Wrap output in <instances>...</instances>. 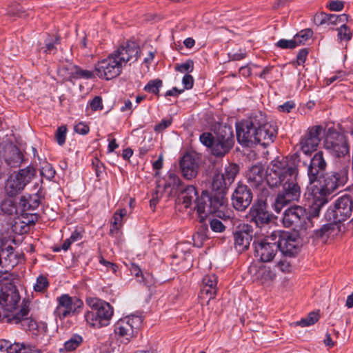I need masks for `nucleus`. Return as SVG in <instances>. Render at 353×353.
I'll list each match as a JSON object with an SVG mask.
<instances>
[{"instance_id": "11", "label": "nucleus", "mask_w": 353, "mask_h": 353, "mask_svg": "<svg viewBox=\"0 0 353 353\" xmlns=\"http://www.w3.org/2000/svg\"><path fill=\"white\" fill-rule=\"evenodd\" d=\"M278 232H272L270 235L260 240H254L253 245L254 248V256L261 262H270L275 257L278 252L276 237Z\"/></svg>"}, {"instance_id": "25", "label": "nucleus", "mask_w": 353, "mask_h": 353, "mask_svg": "<svg viewBox=\"0 0 353 353\" xmlns=\"http://www.w3.org/2000/svg\"><path fill=\"white\" fill-rule=\"evenodd\" d=\"M254 235L252 226L243 224L239 230L234 233V248L238 252H243L248 250Z\"/></svg>"}, {"instance_id": "38", "label": "nucleus", "mask_w": 353, "mask_h": 353, "mask_svg": "<svg viewBox=\"0 0 353 353\" xmlns=\"http://www.w3.org/2000/svg\"><path fill=\"white\" fill-rule=\"evenodd\" d=\"M170 186V183H165L163 188V189L161 190L160 185L157 184L156 187L155 191L152 194V197L150 201V205L152 208H155L157 204L158 203L159 199L161 198L163 192Z\"/></svg>"}, {"instance_id": "14", "label": "nucleus", "mask_w": 353, "mask_h": 353, "mask_svg": "<svg viewBox=\"0 0 353 353\" xmlns=\"http://www.w3.org/2000/svg\"><path fill=\"white\" fill-rule=\"evenodd\" d=\"M234 143V135L232 129L225 126L216 134L211 152L216 157H222L231 150Z\"/></svg>"}, {"instance_id": "2", "label": "nucleus", "mask_w": 353, "mask_h": 353, "mask_svg": "<svg viewBox=\"0 0 353 353\" xmlns=\"http://www.w3.org/2000/svg\"><path fill=\"white\" fill-rule=\"evenodd\" d=\"M238 142L250 147L259 143L266 146L272 143L277 134L276 126L267 121L261 112L253 113L236 126Z\"/></svg>"}, {"instance_id": "3", "label": "nucleus", "mask_w": 353, "mask_h": 353, "mask_svg": "<svg viewBox=\"0 0 353 353\" xmlns=\"http://www.w3.org/2000/svg\"><path fill=\"white\" fill-rule=\"evenodd\" d=\"M349 167L347 163L334 171L323 174V181L318 192L314 194L311 214L318 216L321 208L328 202V196L338 188L343 186L347 179Z\"/></svg>"}, {"instance_id": "56", "label": "nucleus", "mask_w": 353, "mask_h": 353, "mask_svg": "<svg viewBox=\"0 0 353 353\" xmlns=\"http://www.w3.org/2000/svg\"><path fill=\"white\" fill-rule=\"evenodd\" d=\"M327 19V14L321 12L314 15V21L316 25L321 26L323 24L328 23Z\"/></svg>"}, {"instance_id": "63", "label": "nucleus", "mask_w": 353, "mask_h": 353, "mask_svg": "<svg viewBox=\"0 0 353 353\" xmlns=\"http://www.w3.org/2000/svg\"><path fill=\"white\" fill-rule=\"evenodd\" d=\"M182 83L185 89H190L193 86L194 79L190 74H186L182 79Z\"/></svg>"}, {"instance_id": "37", "label": "nucleus", "mask_w": 353, "mask_h": 353, "mask_svg": "<svg viewBox=\"0 0 353 353\" xmlns=\"http://www.w3.org/2000/svg\"><path fill=\"white\" fill-rule=\"evenodd\" d=\"M256 277L257 279H261L265 281H270L274 279L275 274L270 268L261 265L256 270Z\"/></svg>"}, {"instance_id": "40", "label": "nucleus", "mask_w": 353, "mask_h": 353, "mask_svg": "<svg viewBox=\"0 0 353 353\" xmlns=\"http://www.w3.org/2000/svg\"><path fill=\"white\" fill-rule=\"evenodd\" d=\"M162 81L160 79L151 80L144 87V90L154 94H159V88L162 86Z\"/></svg>"}, {"instance_id": "61", "label": "nucleus", "mask_w": 353, "mask_h": 353, "mask_svg": "<svg viewBox=\"0 0 353 353\" xmlns=\"http://www.w3.org/2000/svg\"><path fill=\"white\" fill-rule=\"evenodd\" d=\"M308 54V50L307 48L301 49L297 54L296 63L298 65L303 64L306 59Z\"/></svg>"}, {"instance_id": "58", "label": "nucleus", "mask_w": 353, "mask_h": 353, "mask_svg": "<svg viewBox=\"0 0 353 353\" xmlns=\"http://www.w3.org/2000/svg\"><path fill=\"white\" fill-rule=\"evenodd\" d=\"M30 225L32 224L31 223H28V220L22 221L21 222L19 223L15 222V224L14 225V230H17L18 227H20L19 232L21 234L26 233L29 230Z\"/></svg>"}, {"instance_id": "41", "label": "nucleus", "mask_w": 353, "mask_h": 353, "mask_svg": "<svg viewBox=\"0 0 353 353\" xmlns=\"http://www.w3.org/2000/svg\"><path fill=\"white\" fill-rule=\"evenodd\" d=\"M126 212L125 209H121L114 212L112 223L114 229L118 230L122 225L123 218L126 215Z\"/></svg>"}, {"instance_id": "43", "label": "nucleus", "mask_w": 353, "mask_h": 353, "mask_svg": "<svg viewBox=\"0 0 353 353\" xmlns=\"http://www.w3.org/2000/svg\"><path fill=\"white\" fill-rule=\"evenodd\" d=\"M1 209L8 214H12L14 212L19 211L18 208L15 207L14 202L10 199L4 200L1 204Z\"/></svg>"}, {"instance_id": "45", "label": "nucleus", "mask_w": 353, "mask_h": 353, "mask_svg": "<svg viewBox=\"0 0 353 353\" xmlns=\"http://www.w3.org/2000/svg\"><path fill=\"white\" fill-rule=\"evenodd\" d=\"M338 30V37L341 40L349 41L352 38V32L345 24H342Z\"/></svg>"}, {"instance_id": "39", "label": "nucleus", "mask_w": 353, "mask_h": 353, "mask_svg": "<svg viewBox=\"0 0 353 353\" xmlns=\"http://www.w3.org/2000/svg\"><path fill=\"white\" fill-rule=\"evenodd\" d=\"M276 46L281 49H294L300 46V42L296 41L294 37L292 39H280Z\"/></svg>"}, {"instance_id": "60", "label": "nucleus", "mask_w": 353, "mask_h": 353, "mask_svg": "<svg viewBox=\"0 0 353 353\" xmlns=\"http://www.w3.org/2000/svg\"><path fill=\"white\" fill-rule=\"evenodd\" d=\"M246 56V53L242 52V50H239L238 52H230L228 53V57L230 60L232 61H239Z\"/></svg>"}, {"instance_id": "26", "label": "nucleus", "mask_w": 353, "mask_h": 353, "mask_svg": "<svg viewBox=\"0 0 353 353\" xmlns=\"http://www.w3.org/2000/svg\"><path fill=\"white\" fill-rule=\"evenodd\" d=\"M330 223L324 224L320 229L314 231L315 237L323 241L328 238H334L341 231L343 226L341 221H329Z\"/></svg>"}, {"instance_id": "55", "label": "nucleus", "mask_w": 353, "mask_h": 353, "mask_svg": "<svg viewBox=\"0 0 353 353\" xmlns=\"http://www.w3.org/2000/svg\"><path fill=\"white\" fill-rule=\"evenodd\" d=\"M276 265L279 270L284 273L290 272L292 269L290 262L286 259L280 260Z\"/></svg>"}, {"instance_id": "5", "label": "nucleus", "mask_w": 353, "mask_h": 353, "mask_svg": "<svg viewBox=\"0 0 353 353\" xmlns=\"http://www.w3.org/2000/svg\"><path fill=\"white\" fill-rule=\"evenodd\" d=\"M285 228H291L298 232H307L314 227V223L305 208L293 205L286 209L282 217Z\"/></svg>"}, {"instance_id": "44", "label": "nucleus", "mask_w": 353, "mask_h": 353, "mask_svg": "<svg viewBox=\"0 0 353 353\" xmlns=\"http://www.w3.org/2000/svg\"><path fill=\"white\" fill-rule=\"evenodd\" d=\"M313 32L311 29H305L294 35L296 41L300 42V46L304 44L312 36Z\"/></svg>"}, {"instance_id": "27", "label": "nucleus", "mask_w": 353, "mask_h": 353, "mask_svg": "<svg viewBox=\"0 0 353 353\" xmlns=\"http://www.w3.org/2000/svg\"><path fill=\"white\" fill-rule=\"evenodd\" d=\"M3 157L6 163L11 168L19 167L23 160V155L20 150L12 143L5 146Z\"/></svg>"}, {"instance_id": "33", "label": "nucleus", "mask_w": 353, "mask_h": 353, "mask_svg": "<svg viewBox=\"0 0 353 353\" xmlns=\"http://www.w3.org/2000/svg\"><path fill=\"white\" fill-rule=\"evenodd\" d=\"M71 75L74 78L85 79H92L94 77L93 72L88 70H83L77 65L72 66Z\"/></svg>"}, {"instance_id": "52", "label": "nucleus", "mask_w": 353, "mask_h": 353, "mask_svg": "<svg viewBox=\"0 0 353 353\" xmlns=\"http://www.w3.org/2000/svg\"><path fill=\"white\" fill-rule=\"evenodd\" d=\"M210 226L211 230L215 232H222L225 229L223 223L218 219H212L210 221Z\"/></svg>"}, {"instance_id": "9", "label": "nucleus", "mask_w": 353, "mask_h": 353, "mask_svg": "<svg viewBox=\"0 0 353 353\" xmlns=\"http://www.w3.org/2000/svg\"><path fill=\"white\" fill-rule=\"evenodd\" d=\"M37 175V169L29 165L25 168L19 169L12 173L8 179L5 190L9 196H14L21 193L25 187L31 182Z\"/></svg>"}, {"instance_id": "31", "label": "nucleus", "mask_w": 353, "mask_h": 353, "mask_svg": "<svg viewBox=\"0 0 353 353\" xmlns=\"http://www.w3.org/2000/svg\"><path fill=\"white\" fill-rule=\"evenodd\" d=\"M228 184V183L225 181L222 173L214 174L212 178L211 193L214 196L221 194L225 197Z\"/></svg>"}, {"instance_id": "6", "label": "nucleus", "mask_w": 353, "mask_h": 353, "mask_svg": "<svg viewBox=\"0 0 353 353\" xmlns=\"http://www.w3.org/2000/svg\"><path fill=\"white\" fill-rule=\"evenodd\" d=\"M87 303L92 308L85 314V319L88 324L94 327L106 326L113 315V308L110 303L97 298H90Z\"/></svg>"}, {"instance_id": "48", "label": "nucleus", "mask_w": 353, "mask_h": 353, "mask_svg": "<svg viewBox=\"0 0 353 353\" xmlns=\"http://www.w3.org/2000/svg\"><path fill=\"white\" fill-rule=\"evenodd\" d=\"M67 128L65 126L58 128L56 133V141L59 145L65 143Z\"/></svg>"}, {"instance_id": "16", "label": "nucleus", "mask_w": 353, "mask_h": 353, "mask_svg": "<svg viewBox=\"0 0 353 353\" xmlns=\"http://www.w3.org/2000/svg\"><path fill=\"white\" fill-rule=\"evenodd\" d=\"M274 232L279 233L276 237L278 250L285 256L293 257L299 253L301 249L299 238L293 234L284 231L277 230L274 231Z\"/></svg>"}, {"instance_id": "35", "label": "nucleus", "mask_w": 353, "mask_h": 353, "mask_svg": "<svg viewBox=\"0 0 353 353\" xmlns=\"http://www.w3.org/2000/svg\"><path fill=\"white\" fill-rule=\"evenodd\" d=\"M83 342L82 337L79 334L73 335L64 343V350L70 352L76 350Z\"/></svg>"}, {"instance_id": "21", "label": "nucleus", "mask_w": 353, "mask_h": 353, "mask_svg": "<svg viewBox=\"0 0 353 353\" xmlns=\"http://www.w3.org/2000/svg\"><path fill=\"white\" fill-rule=\"evenodd\" d=\"M327 168V162L322 151H319L311 158L307 166V174L310 183L316 181L323 175Z\"/></svg>"}, {"instance_id": "51", "label": "nucleus", "mask_w": 353, "mask_h": 353, "mask_svg": "<svg viewBox=\"0 0 353 353\" xmlns=\"http://www.w3.org/2000/svg\"><path fill=\"white\" fill-rule=\"evenodd\" d=\"M60 42V38L59 37H56L53 42L46 41L44 52L47 54H54L57 52V48L55 47L56 44H59Z\"/></svg>"}, {"instance_id": "24", "label": "nucleus", "mask_w": 353, "mask_h": 353, "mask_svg": "<svg viewBox=\"0 0 353 353\" xmlns=\"http://www.w3.org/2000/svg\"><path fill=\"white\" fill-rule=\"evenodd\" d=\"M323 131L324 129L321 125L313 126L308 130L300 142L301 150L303 154H310L316 150L321 141L320 136Z\"/></svg>"}, {"instance_id": "59", "label": "nucleus", "mask_w": 353, "mask_h": 353, "mask_svg": "<svg viewBox=\"0 0 353 353\" xmlns=\"http://www.w3.org/2000/svg\"><path fill=\"white\" fill-rule=\"evenodd\" d=\"M172 123L171 119H163L161 121L154 126V131L160 132L168 128Z\"/></svg>"}, {"instance_id": "20", "label": "nucleus", "mask_w": 353, "mask_h": 353, "mask_svg": "<svg viewBox=\"0 0 353 353\" xmlns=\"http://www.w3.org/2000/svg\"><path fill=\"white\" fill-rule=\"evenodd\" d=\"M23 258L24 254L15 252L11 245H2L0 250V277L12 270Z\"/></svg>"}, {"instance_id": "50", "label": "nucleus", "mask_w": 353, "mask_h": 353, "mask_svg": "<svg viewBox=\"0 0 353 353\" xmlns=\"http://www.w3.org/2000/svg\"><path fill=\"white\" fill-rule=\"evenodd\" d=\"M194 67V63L192 60H188L186 62L183 63L180 65H177L175 68L176 70L180 72H190L192 71Z\"/></svg>"}, {"instance_id": "12", "label": "nucleus", "mask_w": 353, "mask_h": 353, "mask_svg": "<svg viewBox=\"0 0 353 353\" xmlns=\"http://www.w3.org/2000/svg\"><path fill=\"white\" fill-rule=\"evenodd\" d=\"M353 214V200L349 195H344L339 198L332 208H329L325 217L326 220L343 222ZM353 224V217L351 219Z\"/></svg>"}, {"instance_id": "32", "label": "nucleus", "mask_w": 353, "mask_h": 353, "mask_svg": "<svg viewBox=\"0 0 353 353\" xmlns=\"http://www.w3.org/2000/svg\"><path fill=\"white\" fill-rule=\"evenodd\" d=\"M216 286H203L201 285L200 293L199 295V299L202 301H206L207 303L214 299L216 294Z\"/></svg>"}, {"instance_id": "23", "label": "nucleus", "mask_w": 353, "mask_h": 353, "mask_svg": "<svg viewBox=\"0 0 353 353\" xmlns=\"http://www.w3.org/2000/svg\"><path fill=\"white\" fill-rule=\"evenodd\" d=\"M324 148L336 157L340 158L350 154V148L346 138L342 134L330 137L324 142Z\"/></svg>"}, {"instance_id": "17", "label": "nucleus", "mask_w": 353, "mask_h": 353, "mask_svg": "<svg viewBox=\"0 0 353 353\" xmlns=\"http://www.w3.org/2000/svg\"><path fill=\"white\" fill-rule=\"evenodd\" d=\"M122 68L121 63L115 59V54L111 53L107 58L95 65L94 71L99 78L110 80L121 74Z\"/></svg>"}, {"instance_id": "13", "label": "nucleus", "mask_w": 353, "mask_h": 353, "mask_svg": "<svg viewBox=\"0 0 353 353\" xmlns=\"http://www.w3.org/2000/svg\"><path fill=\"white\" fill-rule=\"evenodd\" d=\"M57 306L54 312L57 318L63 320L78 314L83 305V301L77 296L64 294L57 298Z\"/></svg>"}, {"instance_id": "57", "label": "nucleus", "mask_w": 353, "mask_h": 353, "mask_svg": "<svg viewBox=\"0 0 353 353\" xmlns=\"http://www.w3.org/2000/svg\"><path fill=\"white\" fill-rule=\"evenodd\" d=\"M92 166L94 168L96 176L99 177L101 174L104 170V165L103 163H101L98 159H94L92 160Z\"/></svg>"}, {"instance_id": "34", "label": "nucleus", "mask_w": 353, "mask_h": 353, "mask_svg": "<svg viewBox=\"0 0 353 353\" xmlns=\"http://www.w3.org/2000/svg\"><path fill=\"white\" fill-rule=\"evenodd\" d=\"M319 319V314L318 312H311L305 318H303L301 321L296 322L295 324L301 327L310 326L317 322Z\"/></svg>"}, {"instance_id": "4", "label": "nucleus", "mask_w": 353, "mask_h": 353, "mask_svg": "<svg viewBox=\"0 0 353 353\" xmlns=\"http://www.w3.org/2000/svg\"><path fill=\"white\" fill-rule=\"evenodd\" d=\"M228 204L226 197L219 194L214 196L211 192L204 190L201 196L197 198L194 207L200 218V221H203L210 214H217L221 216L223 214Z\"/></svg>"}, {"instance_id": "29", "label": "nucleus", "mask_w": 353, "mask_h": 353, "mask_svg": "<svg viewBox=\"0 0 353 353\" xmlns=\"http://www.w3.org/2000/svg\"><path fill=\"white\" fill-rule=\"evenodd\" d=\"M180 168L183 175L187 179L194 178L198 172V163L190 154H185L180 161Z\"/></svg>"}, {"instance_id": "53", "label": "nucleus", "mask_w": 353, "mask_h": 353, "mask_svg": "<svg viewBox=\"0 0 353 353\" xmlns=\"http://www.w3.org/2000/svg\"><path fill=\"white\" fill-rule=\"evenodd\" d=\"M124 350V347L121 348V346L117 345V343L112 342L110 343L108 347L100 352V353H121Z\"/></svg>"}, {"instance_id": "28", "label": "nucleus", "mask_w": 353, "mask_h": 353, "mask_svg": "<svg viewBox=\"0 0 353 353\" xmlns=\"http://www.w3.org/2000/svg\"><path fill=\"white\" fill-rule=\"evenodd\" d=\"M249 185L253 188H260L265 179L264 168L261 164L252 166L246 173Z\"/></svg>"}, {"instance_id": "64", "label": "nucleus", "mask_w": 353, "mask_h": 353, "mask_svg": "<svg viewBox=\"0 0 353 353\" xmlns=\"http://www.w3.org/2000/svg\"><path fill=\"white\" fill-rule=\"evenodd\" d=\"M344 7V3L341 1H332L329 4V8L331 10L340 11Z\"/></svg>"}, {"instance_id": "8", "label": "nucleus", "mask_w": 353, "mask_h": 353, "mask_svg": "<svg viewBox=\"0 0 353 353\" xmlns=\"http://www.w3.org/2000/svg\"><path fill=\"white\" fill-rule=\"evenodd\" d=\"M142 322V317L137 315H130L119 319L114 330L117 340L125 345L128 344L137 337Z\"/></svg>"}, {"instance_id": "22", "label": "nucleus", "mask_w": 353, "mask_h": 353, "mask_svg": "<svg viewBox=\"0 0 353 353\" xmlns=\"http://www.w3.org/2000/svg\"><path fill=\"white\" fill-rule=\"evenodd\" d=\"M112 54H115V59L123 67L128 62L137 60L140 55V48L135 42L128 41Z\"/></svg>"}, {"instance_id": "36", "label": "nucleus", "mask_w": 353, "mask_h": 353, "mask_svg": "<svg viewBox=\"0 0 353 353\" xmlns=\"http://www.w3.org/2000/svg\"><path fill=\"white\" fill-rule=\"evenodd\" d=\"M239 172L238 166L235 164H230L225 169L224 173L222 175L225 178L228 184H231Z\"/></svg>"}, {"instance_id": "47", "label": "nucleus", "mask_w": 353, "mask_h": 353, "mask_svg": "<svg viewBox=\"0 0 353 353\" xmlns=\"http://www.w3.org/2000/svg\"><path fill=\"white\" fill-rule=\"evenodd\" d=\"M200 141L206 147L212 148L215 137L210 132H203L200 135Z\"/></svg>"}, {"instance_id": "18", "label": "nucleus", "mask_w": 353, "mask_h": 353, "mask_svg": "<svg viewBox=\"0 0 353 353\" xmlns=\"http://www.w3.org/2000/svg\"><path fill=\"white\" fill-rule=\"evenodd\" d=\"M252 199L253 194L248 185L239 183L231 197L234 208L238 211H245L250 205Z\"/></svg>"}, {"instance_id": "19", "label": "nucleus", "mask_w": 353, "mask_h": 353, "mask_svg": "<svg viewBox=\"0 0 353 353\" xmlns=\"http://www.w3.org/2000/svg\"><path fill=\"white\" fill-rule=\"evenodd\" d=\"M170 178L172 180L174 188L179 192L177 198L179 203H183L186 208L190 207L193 201L196 203L197 198L199 196L194 186L192 185L185 186L179 178L174 174H170Z\"/></svg>"}, {"instance_id": "42", "label": "nucleus", "mask_w": 353, "mask_h": 353, "mask_svg": "<svg viewBox=\"0 0 353 353\" xmlns=\"http://www.w3.org/2000/svg\"><path fill=\"white\" fill-rule=\"evenodd\" d=\"M40 172L41 176H44L48 180L52 179L56 174L53 166L47 162L41 168Z\"/></svg>"}, {"instance_id": "46", "label": "nucleus", "mask_w": 353, "mask_h": 353, "mask_svg": "<svg viewBox=\"0 0 353 353\" xmlns=\"http://www.w3.org/2000/svg\"><path fill=\"white\" fill-rule=\"evenodd\" d=\"M49 283L47 278L44 276H39L37 279V282L34 285L36 292H43L48 286Z\"/></svg>"}, {"instance_id": "49", "label": "nucleus", "mask_w": 353, "mask_h": 353, "mask_svg": "<svg viewBox=\"0 0 353 353\" xmlns=\"http://www.w3.org/2000/svg\"><path fill=\"white\" fill-rule=\"evenodd\" d=\"M89 105L92 111L102 110L103 108L102 98L99 96L94 97L93 99L90 101Z\"/></svg>"}, {"instance_id": "54", "label": "nucleus", "mask_w": 353, "mask_h": 353, "mask_svg": "<svg viewBox=\"0 0 353 353\" xmlns=\"http://www.w3.org/2000/svg\"><path fill=\"white\" fill-rule=\"evenodd\" d=\"M217 278L214 274L206 275L203 278L202 285L203 286H216Z\"/></svg>"}, {"instance_id": "62", "label": "nucleus", "mask_w": 353, "mask_h": 353, "mask_svg": "<svg viewBox=\"0 0 353 353\" xmlns=\"http://www.w3.org/2000/svg\"><path fill=\"white\" fill-rule=\"evenodd\" d=\"M89 130V126L83 123H79L74 126V131L79 134H86Z\"/></svg>"}, {"instance_id": "15", "label": "nucleus", "mask_w": 353, "mask_h": 353, "mask_svg": "<svg viewBox=\"0 0 353 353\" xmlns=\"http://www.w3.org/2000/svg\"><path fill=\"white\" fill-rule=\"evenodd\" d=\"M21 298L17 287L10 281H5L0 290V307L5 311L12 312L17 307Z\"/></svg>"}, {"instance_id": "1", "label": "nucleus", "mask_w": 353, "mask_h": 353, "mask_svg": "<svg viewBox=\"0 0 353 353\" xmlns=\"http://www.w3.org/2000/svg\"><path fill=\"white\" fill-rule=\"evenodd\" d=\"M298 169L288 163L286 159L272 161L266 170L265 180L270 188L282 184L283 189L276 195L272 205L274 210L279 213L289 203L297 201L301 196V187L297 182Z\"/></svg>"}, {"instance_id": "30", "label": "nucleus", "mask_w": 353, "mask_h": 353, "mask_svg": "<svg viewBox=\"0 0 353 353\" xmlns=\"http://www.w3.org/2000/svg\"><path fill=\"white\" fill-rule=\"evenodd\" d=\"M28 312V303L27 302L23 303L19 313L16 314L11 318L8 316H6L8 318V322L18 323L21 321L23 326L27 325L28 329H33L37 325L36 322L34 320H29L28 318H26Z\"/></svg>"}, {"instance_id": "10", "label": "nucleus", "mask_w": 353, "mask_h": 353, "mask_svg": "<svg viewBox=\"0 0 353 353\" xmlns=\"http://www.w3.org/2000/svg\"><path fill=\"white\" fill-rule=\"evenodd\" d=\"M45 195L46 192L41 185L35 194L21 197L18 203V210L23 218L28 219V223L34 224L37 221V214L32 212L39 206L41 200L45 198Z\"/></svg>"}, {"instance_id": "7", "label": "nucleus", "mask_w": 353, "mask_h": 353, "mask_svg": "<svg viewBox=\"0 0 353 353\" xmlns=\"http://www.w3.org/2000/svg\"><path fill=\"white\" fill-rule=\"evenodd\" d=\"M261 195L258 196L256 201L251 206L246 217L250 222L257 227L261 228L268 224L272 219V214L268 209L266 197L269 195V190L263 187L261 188Z\"/></svg>"}]
</instances>
